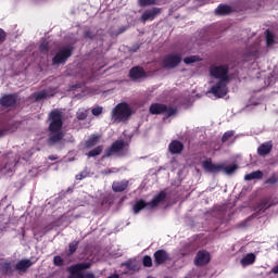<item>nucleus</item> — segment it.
<instances>
[{
  "label": "nucleus",
  "mask_w": 278,
  "mask_h": 278,
  "mask_svg": "<svg viewBox=\"0 0 278 278\" xmlns=\"http://www.w3.org/2000/svg\"><path fill=\"white\" fill-rule=\"evenodd\" d=\"M48 121H50L48 131L50 132L48 142L49 144H58L60 140H63L64 132H62V127H64V121L62 119V111L59 109H53L49 115Z\"/></svg>",
  "instance_id": "f257e3e1"
},
{
  "label": "nucleus",
  "mask_w": 278,
  "mask_h": 278,
  "mask_svg": "<svg viewBox=\"0 0 278 278\" xmlns=\"http://www.w3.org/2000/svg\"><path fill=\"white\" fill-rule=\"evenodd\" d=\"M202 168L205 173H211L212 175H218V173H225V175H233L238 170V164L233 163L225 166L223 163H214L212 159H206L202 162Z\"/></svg>",
  "instance_id": "f03ea898"
},
{
  "label": "nucleus",
  "mask_w": 278,
  "mask_h": 278,
  "mask_svg": "<svg viewBox=\"0 0 278 278\" xmlns=\"http://www.w3.org/2000/svg\"><path fill=\"white\" fill-rule=\"evenodd\" d=\"M131 116V106L127 102L118 103L112 110V118L115 123H123V121H129Z\"/></svg>",
  "instance_id": "7ed1b4c3"
},
{
  "label": "nucleus",
  "mask_w": 278,
  "mask_h": 278,
  "mask_svg": "<svg viewBox=\"0 0 278 278\" xmlns=\"http://www.w3.org/2000/svg\"><path fill=\"white\" fill-rule=\"evenodd\" d=\"M75 51V47L73 46H64L55 53L52 58V66H60V64H65L68 62V58L73 55Z\"/></svg>",
  "instance_id": "20e7f679"
},
{
  "label": "nucleus",
  "mask_w": 278,
  "mask_h": 278,
  "mask_svg": "<svg viewBox=\"0 0 278 278\" xmlns=\"http://www.w3.org/2000/svg\"><path fill=\"white\" fill-rule=\"evenodd\" d=\"M149 112L152 115H165L166 118H170V116H175L177 114V109L173 106H168L164 103H152L149 108Z\"/></svg>",
  "instance_id": "39448f33"
},
{
  "label": "nucleus",
  "mask_w": 278,
  "mask_h": 278,
  "mask_svg": "<svg viewBox=\"0 0 278 278\" xmlns=\"http://www.w3.org/2000/svg\"><path fill=\"white\" fill-rule=\"evenodd\" d=\"M210 75L211 77H214V79H219V81H231V77L229 76V66L227 64L211 66Z\"/></svg>",
  "instance_id": "423d86ee"
},
{
  "label": "nucleus",
  "mask_w": 278,
  "mask_h": 278,
  "mask_svg": "<svg viewBox=\"0 0 278 278\" xmlns=\"http://www.w3.org/2000/svg\"><path fill=\"white\" fill-rule=\"evenodd\" d=\"M124 149H125V141L116 140L112 143L111 147L105 149L102 160H105V157H112L114 153H118L119 157H125V155H127V152H122Z\"/></svg>",
  "instance_id": "0eeeda50"
},
{
  "label": "nucleus",
  "mask_w": 278,
  "mask_h": 278,
  "mask_svg": "<svg viewBox=\"0 0 278 278\" xmlns=\"http://www.w3.org/2000/svg\"><path fill=\"white\" fill-rule=\"evenodd\" d=\"M184 60V55L181 53H177V52H172L166 54L163 58V66L164 68H177V66L180 64V62H182Z\"/></svg>",
  "instance_id": "6e6552de"
},
{
  "label": "nucleus",
  "mask_w": 278,
  "mask_h": 278,
  "mask_svg": "<svg viewBox=\"0 0 278 278\" xmlns=\"http://www.w3.org/2000/svg\"><path fill=\"white\" fill-rule=\"evenodd\" d=\"M230 80H219L215 85H213L208 92L211 94H214L217 99H223L224 97H227L229 93V87H227V84H229Z\"/></svg>",
  "instance_id": "1a4fd4ad"
},
{
  "label": "nucleus",
  "mask_w": 278,
  "mask_h": 278,
  "mask_svg": "<svg viewBox=\"0 0 278 278\" xmlns=\"http://www.w3.org/2000/svg\"><path fill=\"white\" fill-rule=\"evenodd\" d=\"M154 264L155 266H163V264H166L167 262H170L173 258L170 257V254L164 250H157L153 254Z\"/></svg>",
  "instance_id": "9d476101"
},
{
  "label": "nucleus",
  "mask_w": 278,
  "mask_h": 278,
  "mask_svg": "<svg viewBox=\"0 0 278 278\" xmlns=\"http://www.w3.org/2000/svg\"><path fill=\"white\" fill-rule=\"evenodd\" d=\"M128 77L131 81H140V79L147 77V72L144 71V67L137 65L130 68Z\"/></svg>",
  "instance_id": "9b49d317"
},
{
  "label": "nucleus",
  "mask_w": 278,
  "mask_h": 278,
  "mask_svg": "<svg viewBox=\"0 0 278 278\" xmlns=\"http://www.w3.org/2000/svg\"><path fill=\"white\" fill-rule=\"evenodd\" d=\"M212 261V256L210 255V252L205 250H200L194 258V265L195 266H207V264Z\"/></svg>",
  "instance_id": "f8f14e48"
},
{
  "label": "nucleus",
  "mask_w": 278,
  "mask_h": 278,
  "mask_svg": "<svg viewBox=\"0 0 278 278\" xmlns=\"http://www.w3.org/2000/svg\"><path fill=\"white\" fill-rule=\"evenodd\" d=\"M88 268H90V263H78L71 267L72 275L67 278H84L81 270H88Z\"/></svg>",
  "instance_id": "ddd939ff"
},
{
  "label": "nucleus",
  "mask_w": 278,
  "mask_h": 278,
  "mask_svg": "<svg viewBox=\"0 0 278 278\" xmlns=\"http://www.w3.org/2000/svg\"><path fill=\"white\" fill-rule=\"evenodd\" d=\"M17 101L18 96H16L15 93H9L0 98V105H2V108H14Z\"/></svg>",
  "instance_id": "4468645a"
},
{
  "label": "nucleus",
  "mask_w": 278,
  "mask_h": 278,
  "mask_svg": "<svg viewBox=\"0 0 278 278\" xmlns=\"http://www.w3.org/2000/svg\"><path fill=\"white\" fill-rule=\"evenodd\" d=\"M162 12L160 8H152L150 10H146L140 17L141 23H147V21H155L157 14Z\"/></svg>",
  "instance_id": "2eb2a0df"
},
{
  "label": "nucleus",
  "mask_w": 278,
  "mask_h": 278,
  "mask_svg": "<svg viewBox=\"0 0 278 278\" xmlns=\"http://www.w3.org/2000/svg\"><path fill=\"white\" fill-rule=\"evenodd\" d=\"M168 151L172 155H179L184 151V143L179 140H173L168 144Z\"/></svg>",
  "instance_id": "dca6fc26"
},
{
  "label": "nucleus",
  "mask_w": 278,
  "mask_h": 278,
  "mask_svg": "<svg viewBox=\"0 0 278 278\" xmlns=\"http://www.w3.org/2000/svg\"><path fill=\"white\" fill-rule=\"evenodd\" d=\"M273 151V141L264 142L257 148V154L261 157H266Z\"/></svg>",
  "instance_id": "f3484780"
},
{
  "label": "nucleus",
  "mask_w": 278,
  "mask_h": 278,
  "mask_svg": "<svg viewBox=\"0 0 278 278\" xmlns=\"http://www.w3.org/2000/svg\"><path fill=\"white\" fill-rule=\"evenodd\" d=\"M231 12H233V8H231L229 4H219L215 10V14L217 16H229Z\"/></svg>",
  "instance_id": "a211bd4d"
},
{
  "label": "nucleus",
  "mask_w": 278,
  "mask_h": 278,
  "mask_svg": "<svg viewBox=\"0 0 278 278\" xmlns=\"http://www.w3.org/2000/svg\"><path fill=\"white\" fill-rule=\"evenodd\" d=\"M164 201H166V191H161L153 197L152 201L149 202V205L151 208L157 207V205H160V203H164Z\"/></svg>",
  "instance_id": "6ab92c4d"
},
{
  "label": "nucleus",
  "mask_w": 278,
  "mask_h": 278,
  "mask_svg": "<svg viewBox=\"0 0 278 278\" xmlns=\"http://www.w3.org/2000/svg\"><path fill=\"white\" fill-rule=\"evenodd\" d=\"M273 205H275L273 198H263L257 204V210L260 212H265L266 210H269V207H273Z\"/></svg>",
  "instance_id": "aec40b11"
},
{
  "label": "nucleus",
  "mask_w": 278,
  "mask_h": 278,
  "mask_svg": "<svg viewBox=\"0 0 278 278\" xmlns=\"http://www.w3.org/2000/svg\"><path fill=\"white\" fill-rule=\"evenodd\" d=\"M34 263H31L30 260H21L15 265V270H18L20 273H27L28 268H31Z\"/></svg>",
  "instance_id": "412c9836"
},
{
  "label": "nucleus",
  "mask_w": 278,
  "mask_h": 278,
  "mask_svg": "<svg viewBox=\"0 0 278 278\" xmlns=\"http://www.w3.org/2000/svg\"><path fill=\"white\" fill-rule=\"evenodd\" d=\"M126 188H129V181L128 180L114 181L112 184L113 192H125Z\"/></svg>",
  "instance_id": "4be33fe9"
},
{
  "label": "nucleus",
  "mask_w": 278,
  "mask_h": 278,
  "mask_svg": "<svg viewBox=\"0 0 278 278\" xmlns=\"http://www.w3.org/2000/svg\"><path fill=\"white\" fill-rule=\"evenodd\" d=\"M101 140V135H91L88 140L85 141L86 149H92L97 147Z\"/></svg>",
  "instance_id": "5701e85b"
},
{
  "label": "nucleus",
  "mask_w": 278,
  "mask_h": 278,
  "mask_svg": "<svg viewBox=\"0 0 278 278\" xmlns=\"http://www.w3.org/2000/svg\"><path fill=\"white\" fill-rule=\"evenodd\" d=\"M146 207H151V204L144 200H138L132 207V212L134 214H140Z\"/></svg>",
  "instance_id": "b1692460"
},
{
  "label": "nucleus",
  "mask_w": 278,
  "mask_h": 278,
  "mask_svg": "<svg viewBox=\"0 0 278 278\" xmlns=\"http://www.w3.org/2000/svg\"><path fill=\"white\" fill-rule=\"evenodd\" d=\"M263 177H264V172L257 169V170L251 172L250 174H245L244 180L253 181V179H263Z\"/></svg>",
  "instance_id": "393cba45"
},
{
  "label": "nucleus",
  "mask_w": 278,
  "mask_h": 278,
  "mask_svg": "<svg viewBox=\"0 0 278 278\" xmlns=\"http://www.w3.org/2000/svg\"><path fill=\"white\" fill-rule=\"evenodd\" d=\"M241 265L251 266V264H255V254L248 253L245 256L241 258Z\"/></svg>",
  "instance_id": "a878e982"
},
{
  "label": "nucleus",
  "mask_w": 278,
  "mask_h": 278,
  "mask_svg": "<svg viewBox=\"0 0 278 278\" xmlns=\"http://www.w3.org/2000/svg\"><path fill=\"white\" fill-rule=\"evenodd\" d=\"M103 153V146H97L92 150H90L86 155L87 157H97Z\"/></svg>",
  "instance_id": "bb28decb"
},
{
  "label": "nucleus",
  "mask_w": 278,
  "mask_h": 278,
  "mask_svg": "<svg viewBox=\"0 0 278 278\" xmlns=\"http://www.w3.org/2000/svg\"><path fill=\"white\" fill-rule=\"evenodd\" d=\"M14 129V125L12 124H4L2 128H0V138H3L9 131H12Z\"/></svg>",
  "instance_id": "cd10ccee"
},
{
  "label": "nucleus",
  "mask_w": 278,
  "mask_h": 278,
  "mask_svg": "<svg viewBox=\"0 0 278 278\" xmlns=\"http://www.w3.org/2000/svg\"><path fill=\"white\" fill-rule=\"evenodd\" d=\"M33 97L35 98V101H42V99H47L49 94L47 93V90H41L33 93Z\"/></svg>",
  "instance_id": "c85d7f7f"
},
{
  "label": "nucleus",
  "mask_w": 278,
  "mask_h": 278,
  "mask_svg": "<svg viewBox=\"0 0 278 278\" xmlns=\"http://www.w3.org/2000/svg\"><path fill=\"white\" fill-rule=\"evenodd\" d=\"M76 118L78 121H86V118H88V110L79 109L76 113Z\"/></svg>",
  "instance_id": "c756f323"
},
{
  "label": "nucleus",
  "mask_w": 278,
  "mask_h": 278,
  "mask_svg": "<svg viewBox=\"0 0 278 278\" xmlns=\"http://www.w3.org/2000/svg\"><path fill=\"white\" fill-rule=\"evenodd\" d=\"M266 43L267 47H273L275 45V35L270 30H266Z\"/></svg>",
  "instance_id": "7c9ffc66"
},
{
  "label": "nucleus",
  "mask_w": 278,
  "mask_h": 278,
  "mask_svg": "<svg viewBox=\"0 0 278 278\" xmlns=\"http://www.w3.org/2000/svg\"><path fill=\"white\" fill-rule=\"evenodd\" d=\"M185 64H194V62H201V56L191 55L184 59Z\"/></svg>",
  "instance_id": "2f4dec72"
},
{
  "label": "nucleus",
  "mask_w": 278,
  "mask_h": 278,
  "mask_svg": "<svg viewBox=\"0 0 278 278\" xmlns=\"http://www.w3.org/2000/svg\"><path fill=\"white\" fill-rule=\"evenodd\" d=\"M79 248V241H73L68 244V253L67 255H73Z\"/></svg>",
  "instance_id": "473e14b6"
},
{
  "label": "nucleus",
  "mask_w": 278,
  "mask_h": 278,
  "mask_svg": "<svg viewBox=\"0 0 278 278\" xmlns=\"http://www.w3.org/2000/svg\"><path fill=\"white\" fill-rule=\"evenodd\" d=\"M155 0H138V5L140 8H149V5H155Z\"/></svg>",
  "instance_id": "72a5a7b5"
},
{
  "label": "nucleus",
  "mask_w": 278,
  "mask_h": 278,
  "mask_svg": "<svg viewBox=\"0 0 278 278\" xmlns=\"http://www.w3.org/2000/svg\"><path fill=\"white\" fill-rule=\"evenodd\" d=\"M142 264L144 268H151V266H153V258H151L149 255H144L142 258Z\"/></svg>",
  "instance_id": "f704fd0d"
},
{
  "label": "nucleus",
  "mask_w": 278,
  "mask_h": 278,
  "mask_svg": "<svg viewBox=\"0 0 278 278\" xmlns=\"http://www.w3.org/2000/svg\"><path fill=\"white\" fill-rule=\"evenodd\" d=\"M1 271L3 275H12V265L10 263H4L1 266Z\"/></svg>",
  "instance_id": "c9c22d12"
},
{
  "label": "nucleus",
  "mask_w": 278,
  "mask_h": 278,
  "mask_svg": "<svg viewBox=\"0 0 278 278\" xmlns=\"http://www.w3.org/2000/svg\"><path fill=\"white\" fill-rule=\"evenodd\" d=\"M266 185L275 186V184H278V176L273 174L269 178L265 180Z\"/></svg>",
  "instance_id": "e433bc0d"
},
{
  "label": "nucleus",
  "mask_w": 278,
  "mask_h": 278,
  "mask_svg": "<svg viewBox=\"0 0 278 278\" xmlns=\"http://www.w3.org/2000/svg\"><path fill=\"white\" fill-rule=\"evenodd\" d=\"M233 134H235L233 130H228V131H226V132L223 135V137H222V142L225 143V142H227V140L233 138Z\"/></svg>",
  "instance_id": "4c0bfd02"
},
{
  "label": "nucleus",
  "mask_w": 278,
  "mask_h": 278,
  "mask_svg": "<svg viewBox=\"0 0 278 278\" xmlns=\"http://www.w3.org/2000/svg\"><path fill=\"white\" fill-rule=\"evenodd\" d=\"M49 49H50V47H49V42H48V41H43V42H41V45L39 46V51H40L41 53H49Z\"/></svg>",
  "instance_id": "58836bf2"
},
{
  "label": "nucleus",
  "mask_w": 278,
  "mask_h": 278,
  "mask_svg": "<svg viewBox=\"0 0 278 278\" xmlns=\"http://www.w3.org/2000/svg\"><path fill=\"white\" fill-rule=\"evenodd\" d=\"M84 38H86L87 40H94V38H97V35L93 34L91 30H85Z\"/></svg>",
  "instance_id": "ea45409f"
},
{
  "label": "nucleus",
  "mask_w": 278,
  "mask_h": 278,
  "mask_svg": "<svg viewBox=\"0 0 278 278\" xmlns=\"http://www.w3.org/2000/svg\"><path fill=\"white\" fill-rule=\"evenodd\" d=\"M93 116H101L103 114V106H96L91 110Z\"/></svg>",
  "instance_id": "a19ab883"
},
{
  "label": "nucleus",
  "mask_w": 278,
  "mask_h": 278,
  "mask_svg": "<svg viewBox=\"0 0 278 278\" xmlns=\"http://www.w3.org/2000/svg\"><path fill=\"white\" fill-rule=\"evenodd\" d=\"M53 264L54 266H64V260L62 258V256L56 255L53 258Z\"/></svg>",
  "instance_id": "79ce46f5"
},
{
  "label": "nucleus",
  "mask_w": 278,
  "mask_h": 278,
  "mask_svg": "<svg viewBox=\"0 0 278 278\" xmlns=\"http://www.w3.org/2000/svg\"><path fill=\"white\" fill-rule=\"evenodd\" d=\"M86 177H88V172H80L79 174H77L75 176V178L77 179V181H81V179H86Z\"/></svg>",
  "instance_id": "37998d69"
},
{
  "label": "nucleus",
  "mask_w": 278,
  "mask_h": 278,
  "mask_svg": "<svg viewBox=\"0 0 278 278\" xmlns=\"http://www.w3.org/2000/svg\"><path fill=\"white\" fill-rule=\"evenodd\" d=\"M7 36L8 35L5 34V30H3V28H0V43L5 42Z\"/></svg>",
  "instance_id": "c03bdc74"
},
{
  "label": "nucleus",
  "mask_w": 278,
  "mask_h": 278,
  "mask_svg": "<svg viewBox=\"0 0 278 278\" xmlns=\"http://www.w3.org/2000/svg\"><path fill=\"white\" fill-rule=\"evenodd\" d=\"M124 266H126V268H128V270H134V265H131V262L125 263Z\"/></svg>",
  "instance_id": "a18cd8bd"
},
{
  "label": "nucleus",
  "mask_w": 278,
  "mask_h": 278,
  "mask_svg": "<svg viewBox=\"0 0 278 278\" xmlns=\"http://www.w3.org/2000/svg\"><path fill=\"white\" fill-rule=\"evenodd\" d=\"M83 278H94V274H83Z\"/></svg>",
  "instance_id": "49530a36"
},
{
  "label": "nucleus",
  "mask_w": 278,
  "mask_h": 278,
  "mask_svg": "<svg viewBox=\"0 0 278 278\" xmlns=\"http://www.w3.org/2000/svg\"><path fill=\"white\" fill-rule=\"evenodd\" d=\"M48 160H50L51 162H55V160H58V156L50 155V156H48Z\"/></svg>",
  "instance_id": "de8ad7c7"
},
{
  "label": "nucleus",
  "mask_w": 278,
  "mask_h": 278,
  "mask_svg": "<svg viewBox=\"0 0 278 278\" xmlns=\"http://www.w3.org/2000/svg\"><path fill=\"white\" fill-rule=\"evenodd\" d=\"M274 275H278V264L273 268Z\"/></svg>",
  "instance_id": "09e8293b"
}]
</instances>
